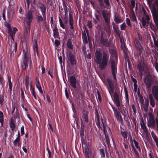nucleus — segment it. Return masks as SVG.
<instances>
[{"label": "nucleus", "mask_w": 158, "mask_h": 158, "mask_svg": "<svg viewBox=\"0 0 158 158\" xmlns=\"http://www.w3.org/2000/svg\"><path fill=\"white\" fill-rule=\"evenodd\" d=\"M91 3L93 6V7L96 10V12L95 14V18H94V21L95 27L94 29L95 31V39L94 41V45L95 46H97L99 44V24L98 23L99 21V11L95 6V3L92 1L91 2Z\"/></svg>", "instance_id": "obj_1"}, {"label": "nucleus", "mask_w": 158, "mask_h": 158, "mask_svg": "<svg viewBox=\"0 0 158 158\" xmlns=\"http://www.w3.org/2000/svg\"><path fill=\"white\" fill-rule=\"evenodd\" d=\"M107 81L110 89H108L109 93L111 96L112 93H114L113 100L116 106L118 107L120 106V100L118 94L116 92H114V81L111 78H107Z\"/></svg>", "instance_id": "obj_2"}, {"label": "nucleus", "mask_w": 158, "mask_h": 158, "mask_svg": "<svg viewBox=\"0 0 158 158\" xmlns=\"http://www.w3.org/2000/svg\"><path fill=\"white\" fill-rule=\"evenodd\" d=\"M108 53L105 51L102 54L99 50V69L102 70L105 69L107 66L109 60Z\"/></svg>", "instance_id": "obj_3"}, {"label": "nucleus", "mask_w": 158, "mask_h": 158, "mask_svg": "<svg viewBox=\"0 0 158 158\" xmlns=\"http://www.w3.org/2000/svg\"><path fill=\"white\" fill-rule=\"evenodd\" d=\"M23 63L22 64V67L23 69L25 70L27 66V61L28 57V53L27 48H26L23 49Z\"/></svg>", "instance_id": "obj_4"}, {"label": "nucleus", "mask_w": 158, "mask_h": 158, "mask_svg": "<svg viewBox=\"0 0 158 158\" xmlns=\"http://www.w3.org/2000/svg\"><path fill=\"white\" fill-rule=\"evenodd\" d=\"M33 17L32 14V11L29 10L25 15L24 21L26 25H30L31 23L32 22Z\"/></svg>", "instance_id": "obj_5"}, {"label": "nucleus", "mask_w": 158, "mask_h": 158, "mask_svg": "<svg viewBox=\"0 0 158 158\" xmlns=\"http://www.w3.org/2000/svg\"><path fill=\"white\" fill-rule=\"evenodd\" d=\"M111 69L112 75L115 81H117L116 74L117 73V67L115 61L112 60L111 62Z\"/></svg>", "instance_id": "obj_6"}, {"label": "nucleus", "mask_w": 158, "mask_h": 158, "mask_svg": "<svg viewBox=\"0 0 158 158\" xmlns=\"http://www.w3.org/2000/svg\"><path fill=\"white\" fill-rule=\"evenodd\" d=\"M148 115L149 118L148 120V126L149 127L153 129L155 127L156 120H155L154 116L152 114H149Z\"/></svg>", "instance_id": "obj_7"}, {"label": "nucleus", "mask_w": 158, "mask_h": 158, "mask_svg": "<svg viewBox=\"0 0 158 158\" xmlns=\"http://www.w3.org/2000/svg\"><path fill=\"white\" fill-rule=\"evenodd\" d=\"M137 68L139 71V74L141 78L143 75L144 71V63L143 61L141 60L138 62Z\"/></svg>", "instance_id": "obj_8"}, {"label": "nucleus", "mask_w": 158, "mask_h": 158, "mask_svg": "<svg viewBox=\"0 0 158 158\" xmlns=\"http://www.w3.org/2000/svg\"><path fill=\"white\" fill-rule=\"evenodd\" d=\"M135 44L138 55L139 56L141 55L143 48L140 42L137 39L135 40Z\"/></svg>", "instance_id": "obj_9"}, {"label": "nucleus", "mask_w": 158, "mask_h": 158, "mask_svg": "<svg viewBox=\"0 0 158 158\" xmlns=\"http://www.w3.org/2000/svg\"><path fill=\"white\" fill-rule=\"evenodd\" d=\"M69 81L70 86L74 89H76L77 82L75 77L74 76H71L69 79Z\"/></svg>", "instance_id": "obj_10"}, {"label": "nucleus", "mask_w": 158, "mask_h": 158, "mask_svg": "<svg viewBox=\"0 0 158 158\" xmlns=\"http://www.w3.org/2000/svg\"><path fill=\"white\" fill-rule=\"evenodd\" d=\"M101 36V44L103 46L110 47L111 46L110 42L108 41L106 37L104 38L103 37L102 33Z\"/></svg>", "instance_id": "obj_11"}, {"label": "nucleus", "mask_w": 158, "mask_h": 158, "mask_svg": "<svg viewBox=\"0 0 158 158\" xmlns=\"http://www.w3.org/2000/svg\"><path fill=\"white\" fill-rule=\"evenodd\" d=\"M102 15L105 22L107 24L109 23L110 16L107 11L106 10H103Z\"/></svg>", "instance_id": "obj_12"}, {"label": "nucleus", "mask_w": 158, "mask_h": 158, "mask_svg": "<svg viewBox=\"0 0 158 158\" xmlns=\"http://www.w3.org/2000/svg\"><path fill=\"white\" fill-rule=\"evenodd\" d=\"M45 16H43V17L41 15H36V19L37 20V23L38 24H40L41 22H43L44 24L45 25H46V15H44Z\"/></svg>", "instance_id": "obj_13"}, {"label": "nucleus", "mask_w": 158, "mask_h": 158, "mask_svg": "<svg viewBox=\"0 0 158 158\" xmlns=\"http://www.w3.org/2000/svg\"><path fill=\"white\" fill-rule=\"evenodd\" d=\"M37 7L41 10L42 14L44 17L46 15V8L44 4L40 2H39L37 4Z\"/></svg>", "instance_id": "obj_14"}, {"label": "nucleus", "mask_w": 158, "mask_h": 158, "mask_svg": "<svg viewBox=\"0 0 158 158\" xmlns=\"http://www.w3.org/2000/svg\"><path fill=\"white\" fill-rule=\"evenodd\" d=\"M82 143L84 152H85V154H89V143L85 141H84V142Z\"/></svg>", "instance_id": "obj_15"}, {"label": "nucleus", "mask_w": 158, "mask_h": 158, "mask_svg": "<svg viewBox=\"0 0 158 158\" xmlns=\"http://www.w3.org/2000/svg\"><path fill=\"white\" fill-rule=\"evenodd\" d=\"M95 58H94V61L95 62V68L96 71L98 73V64H99V51L97 50L95 53Z\"/></svg>", "instance_id": "obj_16"}, {"label": "nucleus", "mask_w": 158, "mask_h": 158, "mask_svg": "<svg viewBox=\"0 0 158 158\" xmlns=\"http://www.w3.org/2000/svg\"><path fill=\"white\" fill-rule=\"evenodd\" d=\"M95 122H94V125L96 129V131L98 132L97 129L95 126L96 125L99 128V115L98 114V111L97 109H95Z\"/></svg>", "instance_id": "obj_17"}, {"label": "nucleus", "mask_w": 158, "mask_h": 158, "mask_svg": "<svg viewBox=\"0 0 158 158\" xmlns=\"http://www.w3.org/2000/svg\"><path fill=\"white\" fill-rule=\"evenodd\" d=\"M152 92L154 98L156 101H158V86H153Z\"/></svg>", "instance_id": "obj_18"}, {"label": "nucleus", "mask_w": 158, "mask_h": 158, "mask_svg": "<svg viewBox=\"0 0 158 158\" xmlns=\"http://www.w3.org/2000/svg\"><path fill=\"white\" fill-rule=\"evenodd\" d=\"M145 83L147 87H150L152 84V81L151 76L150 75H147L145 78Z\"/></svg>", "instance_id": "obj_19"}, {"label": "nucleus", "mask_w": 158, "mask_h": 158, "mask_svg": "<svg viewBox=\"0 0 158 158\" xmlns=\"http://www.w3.org/2000/svg\"><path fill=\"white\" fill-rule=\"evenodd\" d=\"M69 60L70 62L71 65L73 66L76 64V62L74 58V56L72 53H70L69 56Z\"/></svg>", "instance_id": "obj_20"}, {"label": "nucleus", "mask_w": 158, "mask_h": 158, "mask_svg": "<svg viewBox=\"0 0 158 158\" xmlns=\"http://www.w3.org/2000/svg\"><path fill=\"white\" fill-rule=\"evenodd\" d=\"M150 18L148 15H146V18L145 19L143 17L142 18L141 23L143 27H145L146 25V24L148 23L150 21Z\"/></svg>", "instance_id": "obj_21"}, {"label": "nucleus", "mask_w": 158, "mask_h": 158, "mask_svg": "<svg viewBox=\"0 0 158 158\" xmlns=\"http://www.w3.org/2000/svg\"><path fill=\"white\" fill-rule=\"evenodd\" d=\"M84 126L83 124H81V130L80 131V136L81 137V140L82 142H84L85 140V137L84 136Z\"/></svg>", "instance_id": "obj_22"}, {"label": "nucleus", "mask_w": 158, "mask_h": 158, "mask_svg": "<svg viewBox=\"0 0 158 158\" xmlns=\"http://www.w3.org/2000/svg\"><path fill=\"white\" fill-rule=\"evenodd\" d=\"M155 6H156L154 3V5H153V6L152 8H150L151 10L153 18H154V16H156L157 15V11L155 7ZM156 6L158 8V7L157 6Z\"/></svg>", "instance_id": "obj_23"}, {"label": "nucleus", "mask_w": 158, "mask_h": 158, "mask_svg": "<svg viewBox=\"0 0 158 158\" xmlns=\"http://www.w3.org/2000/svg\"><path fill=\"white\" fill-rule=\"evenodd\" d=\"M131 15L130 16L131 20L132 21L135 22L136 23L137 22V21L136 19V18L133 9L131 10Z\"/></svg>", "instance_id": "obj_24"}, {"label": "nucleus", "mask_w": 158, "mask_h": 158, "mask_svg": "<svg viewBox=\"0 0 158 158\" xmlns=\"http://www.w3.org/2000/svg\"><path fill=\"white\" fill-rule=\"evenodd\" d=\"M124 90L125 93V100L126 101V103L127 104L129 105V102L128 92L126 88L125 87L124 88Z\"/></svg>", "instance_id": "obj_25"}, {"label": "nucleus", "mask_w": 158, "mask_h": 158, "mask_svg": "<svg viewBox=\"0 0 158 158\" xmlns=\"http://www.w3.org/2000/svg\"><path fill=\"white\" fill-rule=\"evenodd\" d=\"M53 36L55 38H58L59 36V33L58 29L56 27H55L53 30Z\"/></svg>", "instance_id": "obj_26"}, {"label": "nucleus", "mask_w": 158, "mask_h": 158, "mask_svg": "<svg viewBox=\"0 0 158 158\" xmlns=\"http://www.w3.org/2000/svg\"><path fill=\"white\" fill-rule=\"evenodd\" d=\"M101 120L102 121V123L103 126V132L106 135V133L107 132V130H106V127L107 126L106 123V120L101 118Z\"/></svg>", "instance_id": "obj_27"}, {"label": "nucleus", "mask_w": 158, "mask_h": 158, "mask_svg": "<svg viewBox=\"0 0 158 158\" xmlns=\"http://www.w3.org/2000/svg\"><path fill=\"white\" fill-rule=\"evenodd\" d=\"M149 99H150V105L152 107H154L155 106V100L151 94H150L149 95Z\"/></svg>", "instance_id": "obj_28"}, {"label": "nucleus", "mask_w": 158, "mask_h": 158, "mask_svg": "<svg viewBox=\"0 0 158 158\" xmlns=\"http://www.w3.org/2000/svg\"><path fill=\"white\" fill-rule=\"evenodd\" d=\"M111 106L114 111V116L116 118L121 115L120 112L117 111L113 106L112 105Z\"/></svg>", "instance_id": "obj_29"}, {"label": "nucleus", "mask_w": 158, "mask_h": 158, "mask_svg": "<svg viewBox=\"0 0 158 158\" xmlns=\"http://www.w3.org/2000/svg\"><path fill=\"white\" fill-rule=\"evenodd\" d=\"M111 106L114 111V116L116 118L121 115L120 112L117 111L113 106L112 105Z\"/></svg>", "instance_id": "obj_30"}, {"label": "nucleus", "mask_w": 158, "mask_h": 158, "mask_svg": "<svg viewBox=\"0 0 158 158\" xmlns=\"http://www.w3.org/2000/svg\"><path fill=\"white\" fill-rule=\"evenodd\" d=\"M26 28L25 30V33L26 34V35H28L30 32V25H25Z\"/></svg>", "instance_id": "obj_31"}, {"label": "nucleus", "mask_w": 158, "mask_h": 158, "mask_svg": "<svg viewBox=\"0 0 158 158\" xmlns=\"http://www.w3.org/2000/svg\"><path fill=\"white\" fill-rule=\"evenodd\" d=\"M36 88L39 90L41 94H43V91L42 90L40 84V82L39 81H38L36 83Z\"/></svg>", "instance_id": "obj_32"}, {"label": "nucleus", "mask_w": 158, "mask_h": 158, "mask_svg": "<svg viewBox=\"0 0 158 158\" xmlns=\"http://www.w3.org/2000/svg\"><path fill=\"white\" fill-rule=\"evenodd\" d=\"M67 47L71 49H73V45L72 44V41L70 39H68L67 43Z\"/></svg>", "instance_id": "obj_33"}, {"label": "nucleus", "mask_w": 158, "mask_h": 158, "mask_svg": "<svg viewBox=\"0 0 158 158\" xmlns=\"http://www.w3.org/2000/svg\"><path fill=\"white\" fill-rule=\"evenodd\" d=\"M8 30V33L9 34L11 38L14 41L15 35V32H14L12 30L11 28Z\"/></svg>", "instance_id": "obj_34"}, {"label": "nucleus", "mask_w": 158, "mask_h": 158, "mask_svg": "<svg viewBox=\"0 0 158 158\" xmlns=\"http://www.w3.org/2000/svg\"><path fill=\"white\" fill-rule=\"evenodd\" d=\"M87 111H84L83 112L84 120L86 123L88 122V119L87 116Z\"/></svg>", "instance_id": "obj_35"}, {"label": "nucleus", "mask_w": 158, "mask_h": 158, "mask_svg": "<svg viewBox=\"0 0 158 158\" xmlns=\"http://www.w3.org/2000/svg\"><path fill=\"white\" fill-rule=\"evenodd\" d=\"M29 77L28 76H26L25 78V86L26 88L27 89H28V87L29 85Z\"/></svg>", "instance_id": "obj_36"}, {"label": "nucleus", "mask_w": 158, "mask_h": 158, "mask_svg": "<svg viewBox=\"0 0 158 158\" xmlns=\"http://www.w3.org/2000/svg\"><path fill=\"white\" fill-rule=\"evenodd\" d=\"M30 89L31 93L35 99H37L36 94L35 91L34 89L32 88L31 84L30 85Z\"/></svg>", "instance_id": "obj_37"}, {"label": "nucleus", "mask_w": 158, "mask_h": 158, "mask_svg": "<svg viewBox=\"0 0 158 158\" xmlns=\"http://www.w3.org/2000/svg\"><path fill=\"white\" fill-rule=\"evenodd\" d=\"M121 48L122 49L125 54L127 53V48L126 47V45L125 43L123 45H121Z\"/></svg>", "instance_id": "obj_38"}, {"label": "nucleus", "mask_w": 158, "mask_h": 158, "mask_svg": "<svg viewBox=\"0 0 158 158\" xmlns=\"http://www.w3.org/2000/svg\"><path fill=\"white\" fill-rule=\"evenodd\" d=\"M19 142L20 139H19L18 138H16L15 140L13 142V143L15 146H18L20 147V146L19 144Z\"/></svg>", "instance_id": "obj_39"}, {"label": "nucleus", "mask_w": 158, "mask_h": 158, "mask_svg": "<svg viewBox=\"0 0 158 158\" xmlns=\"http://www.w3.org/2000/svg\"><path fill=\"white\" fill-rule=\"evenodd\" d=\"M121 134L122 135V137L124 139V140H125L126 139V141H127V132L125 131H121Z\"/></svg>", "instance_id": "obj_40"}, {"label": "nucleus", "mask_w": 158, "mask_h": 158, "mask_svg": "<svg viewBox=\"0 0 158 158\" xmlns=\"http://www.w3.org/2000/svg\"><path fill=\"white\" fill-rule=\"evenodd\" d=\"M86 34L88 36V40H89V31L88 29L85 28V30H84L82 34V37L87 36Z\"/></svg>", "instance_id": "obj_41"}, {"label": "nucleus", "mask_w": 158, "mask_h": 158, "mask_svg": "<svg viewBox=\"0 0 158 158\" xmlns=\"http://www.w3.org/2000/svg\"><path fill=\"white\" fill-rule=\"evenodd\" d=\"M116 118L117 120V121L119 122L120 123H123V119L121 115H119V116L117 117Z\"/></svg>", "instance_id": "obj_42"}, {"label": "nucleus", "mask_w": 158, "mask_h": 158, "mask_svg": "<svg viewBox=\"0 0 158 158\" xmlns=\"http://www.w3.org/2000/svg\"><path fill=\"white\" fill-rule=\"evenodd\" d=\"M113 28L114 30V32L118 36H120V33H119V29L117 28L114 26L113 27Z\"/></svg>", "instance_id": "obj_43"}, {"label": "nucleus", "mask_w": 158, "mask_h": 158, "mask_svg": "<svg viewBox=\"0 0 158 158\" xmlns=\"http://www.w3.org/2000/svg\"><path fill=\"white\" fill-rule=\"evenodd\" d=\"M114 20L116 23H120L121 21V20L119 19V17L118 16H115Z\"/></svg>", "instance_id": "obj_44"}, {"label": "nucleus", "mask_w": 158, "mask_h": 158, "mask_svg": "<svg viewBox=\"0 0 158 158\" xmlns=\"http://www.w3.org/2000/svg\"><path fill=\"white\" fill-rule=\"evenodd\" d=\"M82 50L84 54L86 56L87 54L86 47H85V44H84L82 45Z\"/></svg>", "instance_id": "obj_45"}, {"label": "nucleus", "mask_w": 158, "mask_h": 158, "mask_svg": "<svg viewBox=\"0 0 158 158\" xmlns=\"http://www.w3.org/2000/svg\"><path fill=\"white\" fill-rule=\"evenodd\" d=\"M3 113L2 112L0 111V122L1 123L2 126L3 125Z\"/></svg>", "instance_id": "obj_46"}, {"label": "nucleus", "mask_w": 158, "mask_h": 158, "mask_svg": "<svg viewBox=\"0 0 158 158\" xmlns=\"http://www.w3.org/2000/svg\"><path fill=\"white\" fill-rule=\"evenodd\" d=\"M69 24H73V17L72 15L71 14H69Z\"/></svg>", "instance_id": "obj_47"}, {"label": "nucleus", "mask_w": 158, "mask_h": 158, "mask_svg": "<svg viewBox=\"0 0 158 158\" xmlns=\"http://www.w3.org/2000/svg\"><path fill=\"white\" fill-rule=\"evenodd\" d=\"M100 152L102 157H104L105 156L104 150L103 149H99Z\"/></svg>", "instance_id": "obj_48"}, {"label": "nucleus", "mask_w": 158, "mask_h": 158, "mask_svg": "<svg viewBox=\"0 0 158 158\" xmlns=\"http://www.w3.org/2000/svg\"><path fill=\"white\" fill-rule=\"evenodd\" d=\"M152 137L153 140L156 143L157 147L158 148V138L156 136H153L152 135Z\"/></svg>", "instance_id": "obj_49"}, {"label": "nucleus", "mask_w": 158, "mask_h": 158, "mask_svg": "<svg viewBox=\"0 0 158 158\" xmlns=\"http://www.w3.org/2000/svg\"><path fill=\"white\" fill-rule=\"evenodd\" d=\"M10 125L12 130H13L15 127V124H14L13 121L12 120L11 121Z\"/></svg>", "instance_id": "obj_50"}, {"label": "nucleus", "mask_w": 158, "mask_h": 158, "mask_svg": "<svg viewBox=\"0 0 158 158\" xmlns=\"http://www.w3.org/2000/svg\"><path fill=\"white\" fill-rule=\"evenodd\" d=\"M35 44L34 45V50H36L37 51V41L36 40L34 39L33 40Z\"/></svg>", "instance_id": "obj_51"}, {"label": "nucleus", "mask_w": 158, "mask_h": 158, "mask_svg": "<svg viewBox=\"0 0 158 158\" xmlns=\"http://www.w3.org/2000/svg\"><path fill=\"white\" fill-rule=\"evenodd\" d=\"M123 144L125 149H126V150H127L128 148L129 143L127 141V140L126 142H124L123 143Z\"/></svg>", "instance_id": "obj_52"}, {"label": "nucleus", "mask_w": 158, "mask_h": 158, "mask_svg": "<svg viewBox=\"0 0 158 158\" xmlns=\"http://www.w3.org/2000/svg\"><path fill=\"white\" fill-rule=\"evenodd\" d=\"M149 104H145L143 105V108L144 110L147 112L148 110V108Z\"/></svg>", "instance_id": "obj_53"}, {"label": "nucleus", "mask_w": 158, "mask_h": 158, "mask_svg": "<svg viewBox=\"0 0 158 158\" xmlns=\"http://www.w3.org/2000/svg\"><path fill=\"white\" fill-rule=\"evenodd\" d=\"M140 125L142 129H144L146 127V126L143 120L140 122Z\"/></svg>", "instance_id": "obj_54"}, {"label": "nucleus", "mask_w": 158, "mask_h": 158, "mask_svg": "<svg viewBox=\"0 0 158 158\" xmlns=\"http://www.w3.org/2000/svg\"><path fill=\"white\" fill-rule=\"evenodd\" d=\"M120 42L121 44V45H123V44H124V43H125V41H126V40L124 39V38L123 37H121L120 38Z\"/></svg>", "instance_id": "obj_55"}, {"label": "nucleus", "mask_w": 158, "mask_h": 158, "mask_svg": "<svg viewBox=\"0 0 158 158\" xmlns=\"http://www.w3.org/2000/svg\"><path fill=\"white\" fill-rule=\"evenodd\" d=\"M139 98V101L141 104H143L144 102V99L142 95H138Z\"/></svg>", "instance_id": "obj_56"}, {"label": "nucleus", "mask_w": 158, "mask_h": 158, "mask_svg": "<svg viewBox=\"0 0 158 158\" xmlns=\"http://www.w3.org/2000/svg\"><path fill=\"white\" fill-rule=\"evenodd\" d=\"M8 80L9 81V89L10 90V93H11L12 91V83L11 82L10 79L9 78Z\"/></svg>", "instance_id": "obj_57"}, {"label": "nucleus", "mask_w": 158, "mask_h": 158, "mask_svg": "<svg viewBox=\"0 0 158 158\" xmlns=\"http://www.w3.org/2000/svg\"><path fill=\"white\" fill-rule=\"evenodd\" d=\"M126 25L125 23H123L120 26L121 29L122 30H125L126 29Z\"/></svg>", "instance_id": "obj_58"}, {"label": "nucleus", "mask_w": 158, "mask_h": 158, "mask_svg": "<svg viewBox=\"0 0 158 158\" xmlns=\"http://www.w3.org/2000/svg\"><path fill=\"white\" fill-rule=\"evenodd\" d=\"M126 21L127 24L128 26H129L130 27L131 26V21H130V19L129 18H126Z\"/></svg>", "instance_id": "obj_59"}, {"label": "nucleus", "mask_w": 158, "mask_h": 158, "mask_svg": "<svg viewBox=\"0 0 158 158\" xmlns=\"http://www.w3.org/2000/svg\"><path fill=\"white\" fill-rule=\"evenodd\" d=\"M63 5L64 8L65 15H66L68 11L67 10V7L65 3H63Z\"/></svg>", "instance_id": "obj_60"}, {"label": "nucleus", "mask_w": 158, "mask_h": 158, "mask_svg": "<svg viewBox=\"0 0 158 158\" xmlns=\"http://www.w3.org/2000/svg\"><path fill=\"white\" fill-rule=\"evenodd\" d=\"M83 42L84 44H86L88 43V41L87 39V36L82 37Z\"/></svg>", "instance_id": "obj_61"}, {"label": "nucleus", "mask_w": 158, "mask_h": 158, "mask_svg": "<svg viewBox=\"0 0 158 158\" xmlns=\"http://www.w3.org/2000/svg\"><path fill=\"white\" fill-rule=\"evenodd\" d=\"M131 6L132 9H133L135 7V0H132L131 1Z\"/></svg>", "instance_id": "obj_62"}, {"label": "nucleus", "mask_w": 158, "mask_h": 158, "mask_svg": "<svg viewBox=\"0 0 158 158\" xmlns=\"http://www.w3.org/2000/svg\"><path fill=\"white\" fill-rule=\"evenodd\" d=\"M4 100L3 96L2 95H0V104L1 105L3 104V101Z\"/></svg>", "instance_id": "obj_63"}, {"label": "nucleus", "mask_w": 158, "mask_h": 158, "mask_svg": "<svg viewBox=\"0 0 158 158\" xmlns=\"http://www.w3.org/2000/svg\"><path fill=\"white\" fill-rule=\"evenodd\" d=\"M132 108L134 113L135 114L136 112V109L135 105L133 104L132 105Z\"/></svg>", "instance_id": "obj_64"}]
</instances>
